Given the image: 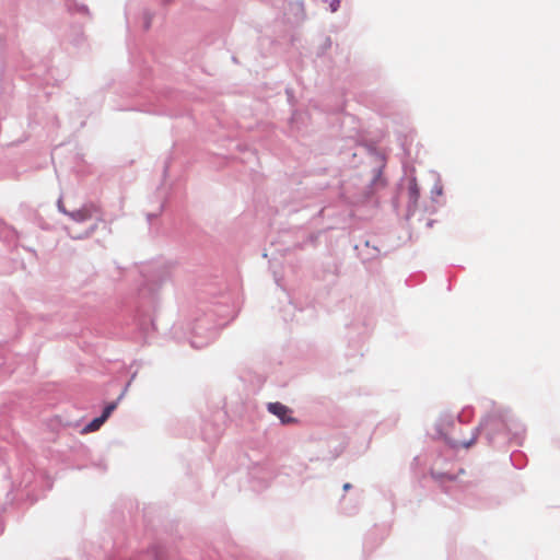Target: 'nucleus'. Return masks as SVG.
Masks as SVG:
<instances>
[{
	"instance_id": "1",
	"label": "nucleus",
	"mask_w": 560,
	"mask_h": 560,
	"mask_svg": "<svg viewBox=\"0 0 560 560\" xmlns=\"http://www.w3.org/2000/svg\"><path fill=\"white\" fill-rule=\"evenodd\" d=\"M268 410L280 418L283 423H290L294 421L293 418L288 416L290 412L289 408L281 402H270L268 405Z\"/></svg>"
},
{
	"instance_id": "2",
	"label": "nucleus",
	"mask_w": 560,
	"mask_h": 560,
	"mask_svg": "<svg viewBox=\"0 0 560 560\" xmlns=\"http://www.w3.org/2000/svg\"><path fill=\"white\" fill-rule=\"evenodd\" d=\"M106 420L101 417L93 419L84 429L85 432H94L101 428Z\"/></svg>"
},
{
	"instance_id": "3",
	"label": "nucleus",
	"mask_w": 560,
	"mask_h": 560,
	"mask_svg": "<svg viewBox=\"0 0 560 560\" xmlns=\"http://www.w3.org/2000/svg\"><path fill=\"white\" fill-rule=\"evenodd\" d=\"M72 218L77 221H84L90 218V214L85 210H80L72 213Z\"/></svg>"
},
{
	"instance_id": "4",
	"label": "nucleus",
	"mask_w": 560,
	"mask_h": 560,
	"mask_svg": "<svg viewBox=\"0 0 560 560\" xmlns=\"http://www.w3.org/2000/svg\"><path fill=\"white\" fill-rule=\"evenodd\" d=\"M116 409V404L112 402L108 406H106L103 410L102 418L107 420L108 417L112 415V412Z\"/></svg>"
},
{
	"instance_id": "5",
	"label": "nucleus",
	"mask_w": 560,
	"mask_h": 560,
	"mask_svg": "<svg viewBox=\"0 0 560 560\" xmlns=\"http://www.w3.org/2000/svg\"><path fill=\"white\" fill-rule=\"evenodd\" d=\"M351 487H352L351 483L347 482V483L343 485L342 488H343L345 491H348V490L351 489Z\"/></svg>"
}]
</instances>
